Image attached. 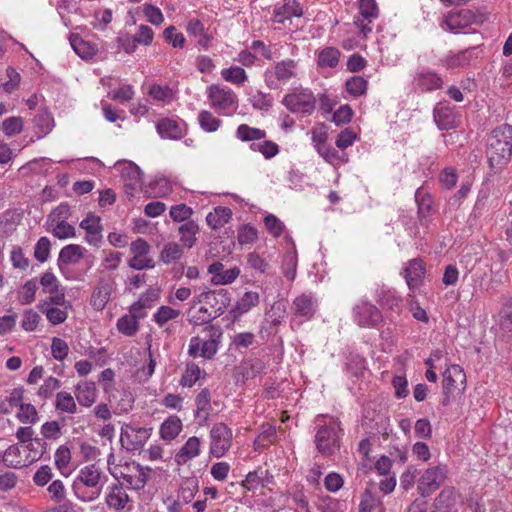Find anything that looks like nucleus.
Returning <instances> with one entry per match:
<instances>
[{
	"instance_id": "obj_1",
	"label": "nucleus",
	"mask_w": 512,
	"mask_h": 512,
	"mask_svg": "<svg viewBox=\"0 0 512 512\" xmlns=\"http://www.w3.org/2000/svg\"><path fill=\"white\" fill-rule=\"evenodd\" d=\"M512 154V129L493 130L487 148V157L491 167L505 164Z\"/></svg>"
},
{
	"instance_id": "obj_2",
	"label": "nucleus",
	"mask_w": 512,
	"mask_h": 512,
	"mask_svg": "<svg viewBox=\"0 0 512 512\" xmlns=\"http://www.w3.org/2000/svg\"><path fill=\"white\" fill-rule=\"evenodd\" d=\"M207 97L211 108L222 115H231L238 108L235 92L226 86L213 84L207 88Z\"/></svg>"
},
{
	"instance_id": "obj_3",
	"label": "nucleus",
	"mask_w": 512,
	"mask_h": 512,
	"mask_svg": "<svg viewBox=\"0 0 512 512\" xmlns=\"http://www.w3.org/2000/svg\"><path fill=\"white\" fill-rule=\"evenodd\" d=\"M297 63L293 59H285L265 71L264 80L269 89H279L297 78Z\"/></svg>"
},
{
	"instance_id": "obj_4",
	"label": "nucleus",
	"mask_w": 512,
	"mask_h": 512,
	"mask_svg": "<svg viewBox=\"0 0 512 512\" xmlns=\"http://www.w3.org/2000/svg\"><path fill=\"white\" fill-rule=\"evenodd\" d=\"M206 336H193L189 341L188 354L194 358L200 356L211 359L217 353L218 341L215 338L217 330L213 326L205 328Z\"/></svg>"
},
{
	"instance_id": "obj_5",
	"label": "nucleus",
	"mask_w": 512,
	"mask_h": 512,
	"mask_svg": "<svg viewBox=\"0 0 512 512\" xmlns=\"http://www.w3.org/2000/svg\"><path fill=\"white\" fill-rule=\"evenodd\" d=\"M233 441V432L223 422L215 423L210 430V454L221 458L230 450Z\"/></svg>"
},
{
	"instance_id": "obj_6",
	"label": "nucleus",
	"mask_w": 512,
	"mask_h": 512,
	"mask_svg": "<svg viewBox=\"0 0 512 512\" xmlns=\"http://www.w3.org/2000/svg\"><path fill=\"white\" fill-rule=\"evenodd\" d=\"M466 389V374L457 364L450 365L443 372V405H448L449 399L455 393H463Z\"/></svg>"
},
{
	"instance_id": "obj_7",
	"label": "nucleus",
	"mask_w": 512,
	"mask_h": 512,
	"mask_svg": "<svg viewBox=\"0 0 512 512\" xmlns=\"http://www.w3.org/2000/svg\"><path fill=\"white\" fill-rule=\"evenodd\" d=\"M118 472L114 474L116 478H121L130 489L140 490L147 483L149 468H144L136 462H126L117 468Z\"/></svg>"
},
{
	"instance_id": "obj_8",
	"label": "nucleus",
	"mask_w": 512,
	"mask_h": 512,
	"mask_svg": "<svg viewBox=\"0 0 512 512\" xmlns=\"http://www.w3.org/2000/svg\"><path fill=\"white\" fill-rule=\"evenodd\" d=\"M131 258L128 265L135 270L152 269L155 266L153 257L151 256V246L143 238H137L132 241L129 247Z\"/></svg>"
},
{
	"instance_id": "obj_9",
	"label": "nucleus",
	"mask_w": 512,
	"mask_h": 512,
	"mask_svg": "<svg viewBox=\"0 0 512 512\" xmlns=\"http://www.w3.org/2000/svg\"><path fill=\"white\" fill-rule=\"evenodd\" d=\"M282 104L292 113L311 114L315 109L316 99L309 90L301 89L285 95Z\"/></svg>"
},
{
	"instance_id": "obj_10",
	"label": "nucleus",
	"mask_w": 512,
	"mask_h": 512,
	"mask_svg": "<svg viewBox=\"0 0 512 512\" xmlns=\"http://www.w3.org/2000/svg\"><path fill=\"white\" fill-rule=\"evenodd\" d=\"M303 14L300 4L296 0H284L277 4L273 11L272 22L281 26H275V29H289L293 17H301Z\"/></svg>"
},
{
	"instance_id": "obj_11",
	"label": "nucleus",
	"mask_w": 512,
	"mask_h": 512,
	"mask_svg": "<svg viewBox=\"0 0 512 512\" xmlns=\"http://www.w3.org/2000/svg\"><path fill=\"white\" fill-rule=\"evenodd\" d=\"M359 16L355 19V24L360 33L366 37L372 32L371 24L379 16V8L375 0H359Z\"/></svg>"
},
{
	"instance_id": "obj_12",
	"label": "nucleus",
	"mask_w": 512,
	"mask_h": 512,
	"mask_svg": "<svg viewBox=\"0 0 512 512\" xmlns=\"http://www.w3.org/2000/svg\"><path fill=\"white\" fill-rule=\"evenodd\" d=\"M478 59V47H470L458 52H449L441 63L447 70L463 69L471 66Z\"/></svg>"
},
{
	"instance_id": "obj_13",
	"label": "nucleus",
	"mask_w": 512,
	"mask_h": 512,
	"mask_svg": "<svg viewBox=\"0 0 512 512\" xmlns=\"http://www.w3.org/2000/svg\"><path fill=\"white\" fill-rule=\"evenodd\" d=\"M121 178L126 196L131 200L141 190V171L132 162H125L121 165Z\"/></svg>"
},
{
	"instance_id": "obj_14",
	"label": "nucleus",
	"mask_w": 512,
	"mask_h": 512,
	"mask_svg": "<svg viewBox=\"0 0 512 512\" xmlns=\"http://www.w3.org/2000/svg\"><path fill=\"white\" fill-rule=\"evenodd\" d=\"M445 477V468L443 466L428 468L418 481L419 493L422 496H428L440 487Z\"/></svg>"
},
{
	"instance_id": "obj_15",
	"label": "nucleus",
	"mask_w": 512,
	"mask_h": 512,
	"mask_svg": "<svg viewBox=\"0 0 512 512\" xmlns=\"http://www.w3.org/2000/svg\"><path fill=\"white\" fill-rule=\"evenodd\" d=\"M354 321L361 327H374L382 321V314L375 305L361 301L354 307Z\"/></svg>"
},
{
	"instance_id": "obj_16",
	"label": "nucleus",
	"mask_w": 512,
	"mask_h": 512,
	"mask_svg": "<svg viewBox=\"0 0 512 512\" xmlns=\"http://www.w3.org/2000/svg\"><path fill=\"white\" fill-rule=\"evenodd\" d=\"M341 433L342 429L338 420L322 415V454L326 450L332 452V449L338 446Z\"/></svg>"
},
{
	"instance_id": "obj_17",
	"label": "nucleus",
	"mask_w": 512,
	"mask_h": 512,
	"mask_svg": "<svg viewBox=\"0 0 512 512\" xmlns=\"http://www.w3.org/2000/svg\"><path fill=\"white\" fill-rule=\"evenodd\" d=\"M199 302L208 304L215 315L220 316L231 303V294L226 289L209 290L199 294Z\"/></svg>"
},
{
	"instance_id": "obj_18",
	"label": "nucleus",
	"mask_w": 512,
	"mask_h": 512,
	"mask_svg": "<svg viewBox=\"0 0 512 512\" xmlns=\"http://www.w3.org/2000/svg\"><path fill=\"white\" fill-rule=\"evenodd\" d=\"M105 502L115 511L131 510L130 498L120 483H114L106 488Z\"/></svg>"
},
{
	"instance_id": "obj_19",
	"label": "nucleus",
	"mask_w": 512,
	"mask_h": 512,
	"mask_svg": "<svg viewBox=\"0 0 512 512\" xmlns=\"http://www.w3.org/2000/svg\"><path fill=\"white\" fill-rule=\"evenodd\" d=\"M443 83L441 76L429 68H422L419 70L413 79L415 88L421 92L438 90L442 88Z\"/></svg>"
},
{
	"instance_id": "obj_20",
	"label": "nucleus",
	"mask_w": 512,
	"mask_h": 512,
	"mask_svg": "<svg viewBox=\"0 0 512 512\" xmlns=\"http://www.w3.org/2000/svg\"><path fill=\"white\" fill-rule=\"evenodd\" d=\"M207 271L212 275L211 282L214 285L231 284L239 277L241 272L238 267L225 270L223 263L219 261L210 264Z\"/></svg>"
},
{
	"instance_id": "obj_21",
	"label": "nucleus",
	"mask_w": 512,
	"mask_h": 512,
	"mask_svg": "<svg viewBox=\"0 0 512 512\" xmlns=\"http://www.w3.org/2000/svg\"><path fill=\"white\" fill-rule=\"evenodd\" d=\"M101 478H102V471L95 464H90V465L84 466L79 471V474L74 483V488H77L78 483H81L87 487L97 488V491L95 492V496L89 498V500H92L100 495L101 489L98 488V485L101 481Z\"/></svg>"
},
{
	"instance_id": "obj_22",
	"label": "nucleus",
	"mask_w": 512,
	"mask_h": 512,
	"mask_svg": "<svg viewBox=\"0 0 512 512\" xmlns=\"http://www.w3.org/2000/svg\"><path fill=\"white\" fill-rule=\"evenodd\" d=\"M478 22L479 17L469 9H462L458 12L450 13L445 18L447 28L454 33H458L460 29Z\"/></svg>"
},
{
	"instance_id": "obj_23",
	"label": "nucleus",
	"mask_w": 512,
	"mask_h": 512,
	"mask_svg": "<svg viewBox=\"0 0 512 512\" xmlns=\"http://www.w3.org/2000/svg\"><path fill=\"white\" fill-rule=\"evenodd\" d=\"M409 289L417 288L425 275V265L422 259L414 258L407 262L403 271Z\"/></svg>"
},
{
	"instance_id": "obj_24",
	"label": "nucleus",
	"mask_w": 512,
	"mask_h": 512,
	"mask_svg": "<svg viewBox=\"0 0 512 512\" xmlns=\"http://www.w3.org/2000/svg\"><path fill=\"white\" fill-rule=\"evenodd\" d=\"M201 453V441L198 437L192 436L187 439L184 445L175 454L174 461L178 466L187 464Z\"/></svg>"
},
{
	"instance_id": "obj_25",
	"label": "nucleus",
	"mask_w": 512,
	"mask_h": 512,
	"mask_svg": "<svg viewBox=\"0 0 512 512\" xmlns=\"http://www.w3.org/2000/svg\"><path fill=\"white\" fill-rule=\"evenodd\" d=\"M189 321L195 325H203L209 323L216 318L215 311L210 309L208 304L199 302V295L194 299L188 311Z\"/></svg>"
},
{
	"instance_id": "obj_26",
	"label": "nucleus",
	"mask_w": 512,
	"mask_h": 512,
	"mask_svg": "<svg viewBox=\"0 0 512 512\" xmlns=\"http://www.w3.org/2000/svg\"><path fill=\"white\" fill-rule=\"evenodd\" d=\"M112 290V283L109 280L101 279L91 294L92 307L97 311H102L110 300Z\"/></svg>"
},
{
	"instance_id": "obj_27",
	"label": "nucleus",
	"mask_w": 512,
	"mask_h": 512,
	"mask_svg": "<svg viewBox=\"0 0 512 512\" xmlns=\"http://www.w3.org/2000/svg\"><path fill=\"white\" fill-rule=\"evenodd\" d=\"M433 117L440 130H449L456 125V113L449 105L437 104L433 110Z\"/></svg>"
},
{
	"instance_id": "obj_28",
	"label": "nucleus",
	"mask_w": 512,
	"mask_h": 512,
	"mask_svg": "<svg viewBox=\"0 0 512 512\" xmlns=\"http://www.w3.org/2000/svg\"><path fill=\"white\" fill-rule=\"evenodd\" d=\"M80 227L86 231V241L91 245H97L101 238V219L99 216L90 214L80 222Z\"/></svg>"
},
{
	"instance_id": "obj_29",
	"label": "nucleus",
	"mask_w": 512,
	"mask_h": 512,
	"mask_svg": "<svg viewBox=\"0 0 512 512\" xmlns=\"http://www.w3.org/2000/svg\"><path fill=\"white\" fill-rule=\"evenodd\" d=\"M156 129L163 139L178 140L184 134L181 124L176 119L171 118H161L157 122Z\"/></svg>"
},
{
	"instance_id": "obj_30",
	"label": "nucleus",
	"mask_w": 512,
	"mask_h": 512,
	"mask_svg": "<svg viewBox=\"0 0 512 512\" xmlns=\"http://www.w3.org/2000/svg\"><path fill=\"white\" fill-rule=\"evenodd\" d=\"M377 302L383 309L398 312L401 307L402 298L396 292L386 286H381L376 290Z\"/></svg>"
},
{
	"instance_id": "obj_31",
	"label": "nucleus",
	"mask_w": 512,
	"mask_h": 512,
	"mask_svg": "<svg viewBox=\"0 0 512 512\" xmlns=\"http://www.w3.org/2000/svg\"><path fill=\"white\" fill-rule=\"evenodd\" d=\"M186 31L190 36L197 38V44L199 46L205 50L209 49L213 37L206 32L204 24L199 19H189L186 25Z\"/></svg>"
},
{
	"instance_id": "obj_32",
	"label": "nucleus",
	"mask_w": 512,
	"mask_h": 512,
	"mask_svg": "<svg viewBox=\"0 0 512 512\" xmlns=\"http://www.w3.org/2000/svg\"><path fill=\"white\" fill-rule=\"evenodd\" d=\"M96 385L92 381H82L75 386V397L84 407L92 406L96 401Z\"/></svg>"
},
{
	"instance_id": "obj_33",
	"label": "nucleus",
	"mask_w": 512,
	"mask_h": 512,
	"mask_svg": "<svg viewBox=\"0 0 512 512\" xmlns=\"http://www.w3.org/2000/svg\"><path fill=\"white\" fill-rule=\"evenodd\" d=\"M2 460L4 464L12 468H22L28 466L26 455L23 452L22 445H10L3 453Z\"/></svg>"
},
{
	"instance_id": "obj_34",
	"label": "nucleus",
	"mask_w": 512,
	"mask_h": 512,
	"mask_svg": "<svg viewBox=\"0 0 512 512\" xmlns=\"http://www.w3.org/2000/svg\"><path fill=\"white\" fill-rule=\"evenodd\" d=\"M345 371L350 378H364L368 372L366 359L357 353H350L347 358Z\"/></svg>"
},
{
	"instance_id": "obj_35",
	"label": "nucleus",
	"mask_w": 512,
	"mask_h": 512,
	"mask_svg": "<svg viewBox=\"0 0 512 512\" xmlns=\"http://www.w3.org/2000/svg\"><path fill=\"white\" fill-rule=\"evenodd\" d=\"M211 395L207 388L202 389L195 398L196 411L195 417L199 424L203 425L207 422L211 410Z\"/></svg>"
},
{
	"instance_id": "obj_36",
	"label": "nucleus",
	"mask_w": 512,
	"mask_h": 512,
	"mask_svg": "<svg viewBox=\"0 0 512 512\" xmlns=\"http://www.w3.org/2000/svg\"><path fill=\"white\" fill-rule=\"evenodd\" d=\"M85 249L77 244H69L60 250L59 265H75L84 257Z\"/></svg>"
},
{
	"instance_id": "obj_37",
	"label": "nucleus",
	"mask_w": 512,
	"mask_h": 512,
	"mask_svg": "<svg viewBox=\"0 0 512 512\" xmlns=\"http://www.w3.org/2000/svg\"><path fill=\"white\" fill-rule=\"evenodd\" d=\"M47 451V443L43 438L35 437L23 446L28 465L40 460Z\"/></svg>"
},
{
	"instance_id": "obj_38",
	"label": "nucleus",
	"mask_w": 512,
	"mask_h": 512,
	"mask_svg": "<svg viewBox=\"0 0 512 512\" xmlns=\"http://www.w3.org/2000/svg\"><path fill=\"white\" fill-rule=\"evenodd\" d=\"M276 427L270 423L261 425V432L253 442L255 451L265 449L276 442Z\"/></svg>"
},
{
	"instance_id": "obj_39",
	"label": "nucleus",
	"mask_w": 512,
	"mask_h": 512,
	"mask_svg": "<svg viewBox=\"0 0 512 512\" xmlns=\"http://www.w3.org/2000/svg\"><path fill=\"white\" fill-rule=\"evenodd\" d=\"M269 475L268 470H263L262 468H258L254 471L249 472L245 479L241 481V486L246 491H255L259 487L265 486L269 481L267 480Z\"/></svg>"
},
{
	"instance_id": "obj_40",
	"label": "nucleus",
	"mask_w": 512,
	"mask_h": 512,
	"mask_svg": "<svg viewBox=\"0 0 512 512\" xmlns=\"http://www.w3.org/2000/svg\"><path fill=\"white\" fill-rule=\"evenodd\" d=\"M183 424L178 416H169L160 426V436L165 441L174 440L182 431Z\"/></svg>"
},
{
	"instance_id": "obj_41",
	"label": "nucleus",
	"mask_w": 512,
	"mask_h": 512,
	"mask_svg": "<svg viewBox=\"0 0 512 512\" xmlns=\"http://www.w3.org/2000/svg\"><path fill=\"white\" fill-rule=\"evenodd\" d=\"M199 232V226L196 222L188 220L178 228L180 242L183 247L192 248L196 243V235Z\"/></svg>"
},
{
	"instance_id": "obj_42",
	"label": "nucleus",
	"mask_w": 512,
	"mask_h": 512,
	"mask_svg": "<svg viewBox=\"0 0 512 512\" xmlns=\"http://www.w3.org/2000/svg\"><path fill=\"white\" fill-rule=\"evenodd\" d=\"M232 216V211L227 207H216L213 212L208 213L206 222L208 226L214 230L223 227L229 222Z\"/></svg>"
},
{
	"instance_id": "obj_43",
	"label": "nucleus",
	"mask_w": 512,
	"mask_h": 512,
	"mask_svg": "<svg viewBox=\"0 0 512 512\" xmlns=\"http://www.w3.org/2000/svg\"><path fill=\"white\" fill-rule=\"evenodd\" d=\"M54 407L62 413L76 414L78 412L74 397L67 391H60L56 394Z\"/></svg>"
},
{
	"instance_id": "obj_44",
	"label": "nucleus",
	"mask_w": 512,
	"mask_h": 512,
	"mask_svg": "<svg viewBox=\"0 0 512 512\" xmlns=\"http://www.w3.org/2000/svg\"><path fill=\"white\" fill-rule=\"evenodd\" d=\"M266 131L248 124H241L237 127L236 137L242 142H255L266 138Z\"/></svg>"
},
{
	"instance_id": "obj_45",
	"label": "nucleus",
	"mask_w": 512,
	"mask_h": 512,
	"mask_svg": "<svg viewBox=\"0 0 512 512\" xmlns=\"http://www.w3.org/2000/svg\"><path fill=\"white\" fill-rule=\"evenodd\" d=\"M183 246L175 242H168L163 246L159 259L166 265L176 263L183 256Z\"/></svg>"
},
{
	"instance_id": "obj_46",
	"label": "nucleus",
	"mask_w": 512,
	"mask_h": 512,
	"mask_svg": "<svg viewBox=\"0 0 512 512\" xmlns=\"http://www.w3.org/2000/svg\"><path fill=\"white\" fill-rule=\"evenodd\" d=\"M148 94L154 101L163 104H169L175 99V92L167 85L152 84Z\"/></svg>"
},
{
	"instance_id": "obj_47",
	"label": "nucleus",
	"mask_w": 512,
	"mask_h": 512,
	"mask_svg": "<svg viewBox=\"0 0 512 512\" xmlns=\"http://www.w3.org/2000/svg\"><path fill=\"white\" fill-rule=\"evenodd\" d=\"M70 44L76 54L82 59H91L96 53L95 47L79 35H72L70 37Z\"/></svg>"
},
{
	"instance_id": "obj_48",
	"label": "nucleus",
	"mask_w": 512,
	"mask_h": 512,
	"mask_svg": "<svg viewBox=\"0 0 512 512\" xmlns=\"http://www.w3.org/2000/svg\"><path fill=\"white\" fill-rule=\"evenodd\" d=\"M180 315L181 311L179 309L162 305L153 314L152 319L159 327H164L169 321L176 320Z\"/></svg>"
},
{
	"instance_id": "obj_49",
	"label": "nucleus",
	"mask_w": 512,
	"mask_h": 512,
	"mask_svg": "<svg viewBox=\"0 0 512 512\" xmlns=\"http://www.w3.org/2000/svg\"><path fill=\"white\" fill-rule=\"evenodd\" d=\"M198 490V480L196 478H187L180 485L178 499L182 500L183 503L188 504L193 500Z\"/></svg>"
},
{
	"instance_id": "obj_50",
	"label": "nucleus",
	"mask_w": 512,
	"mask_h": 512,
	"mask_svg": "<svg viewBox=\"0 0 512 512\" xmlns=\"http://www.w3.org/2000/svg\"><path fill=\"white\" fill-rule=\"evenodd\" d=\"M260 297L258 292L248 291L243 294V296L237 301L236 306L234 308V312L241 315L247 313L253 307L259 304Z\"/></svg>"
},
{
	"instance_id": "obj_51",
	"label": "nucleus",
	"mask_w": 512,
	"mask_h": 512,
	"mask_svg": "<svg viewBox=\"0 0 512 512\" xmlns=\"http://www.w3.org/2000/svg\"><path fill=\"white\" fill-rule=\"evenodd\" d=\"M197 119L201 129L206 133L216 132L222 124V121L208 110H201Z\"/></svg>"
},
{
	"instance_id": "obj_52",
	"label": "nucleus",
	"mask_w": 512,
	"mask_h": 512,
	"mask_svg": "<svg viewBox=\"0 0 512 512\" xmlns=\"http://www.w3.org/2000/svg\"><path fill=\"white\" fill-rule=\"evenodd\" d=\"M16 418L19 422L26 425H34L40 419L36 407L30 403H24L18 408Z\"/></svg>"
},
{
	"instance_id": "obj_53",
	"label": "nucleus",
	"mask_w": 512,
	"mask_h": 512,
	"mask_svg": "<svg viewBox=\"0 0 512 512\" xmlns=\"http://www.w3.org/2000/svg\"><path fill=\"white\" fill-rule=\"evenodd\" d=\"M117 330L128 337H132L139 331V322L129 314L121 316L116 323Z\"/></svg>"
},
{
	"instance_id": "obj_54",
	"label": "nucleus",
	"mask_w": 512,
	"mask_h": 512,
	"mask_svg": "<svg viewBox=\"0 0 512 512\" xmlns=\"http://www.w3.org/2000/svg\"><path fill=\"white\" fill-rule=\"evenodd\" d=\"M221 76L226 82L238 86L243 85L248 79L246 71L240 66H231L222 69Z\"/></svg>"
},
{
	"instance_id": "obj_55",
	"label": "nucleus",
	"mask_w": 512,
	"mask_h": 512,
	"mask_svg": "<svg viewBox=\"0 0 512 512\" xmlns=\"http://www.w3.org/2000/svg\"><path fill=\"white\" fill-rule=\"evenodd\" d=\"M47 231L51 232L58 239L73 238L76 235L75 227L67 221L47 224Z\"/></svg>"
},
{
	"instance_id": "obj_56",
	"label": "nucleus",
	"mask_w": 512,
	"mask_h": 512,
	"mask_svg": "<svg viewBox=\"0 0 512 512\" xmlns=\"http://www.w3.org/2000/svg\"><path fill=\"white\" fill-rule=\"evenodd\" d=\"M38 289L36 279L26 281L18 291V300L21 304H30L35 300V294Z\"/></svg>"
},
{
	"instance_id": "obj_57",
	"label": "nucleus",
	"mask_w": 512,
	"mask_h": 512,
	"mask_svg": "<svg viewBox=\"0 0 512 512\" xmlns=\"http://www.w3.org/2000/svg\"><path fill=\"white\" fill-rule=\"evenodd\" d=\"M24 121L20 116H12L6 118L0 126L4 135L11 137L22 132Z\"/></svg>"
},
{
	"instance_id": "obj_58",
	"label": "nucleus",
	"mask_w": 512,
	"mask_h": 512,
	"mask_svg": "<svg viewBox=\"0 0 512 512\" xmlns=\"http://www.w3.org/2000/svg\"><path fill=\"white\" fill-rule=\"evenodd\" d=\"M250 149L254 152L261 153L266 159L275 157L279 151V145L270 140H263L260 143H252Z\"/></svg>"
},
{
	"instance_id": "obj_59",
	"label": "nucleus",
	"mask_w": 512,
	"mask_h": 512,
	"mask_svg": "<svg viewBox=\"0 0 512 512\" xmlns=\"http://www.w3.org/2000/svg\"><path fill=\"white\" fill-rule=\"evenodd\" d=\"M327 114V120L334 122L336 126H341L351 121L353 111L349 105H342L335 112H327Z\"/></svg>"
},
{
	"instance_id": "obj_60",
	"label": "nucleus",
	"mask_w": 512,
	"mask_h": 512,
	"mask_svg": "<svg viewBox=\"0 0 512 512\" xmlns=\"http://www.w3.org/2000/svg\"><path fill=\"white\" fill-rule=\"evenodd\" d=\"M201 369L195 363H188L180 380L183 387H192L201 377Z\"/></svg>"
},
{
	"instance_id": "obj_61",
	"label": "nucleus",
	"mask_w": 512,
	"mask_h": 512,
	"mask_svg": "<svg viewBox=\"0 0 512 512\" xmlns=\"http://www.w3.org/2000/svg\"><path fill=\"white\" fill-rule=\"evenodd\" d=\"M41 311L53 325H58L66 321L68 312L64 309L54 306L41 305Z\"/></svg>"
},
{
	"instance_id": "obj_62",
	"label": "nucleus",
	"mask_w": 512,
	"mask_h": 512,
	"mask_svg": "<svg viewBox=\"0 0 512 512\" xmlns=\"http://www.w3.org/2000/svg\"><path fill=\"white\" fill-rule=\"evenodd\" d=\"M296 315L310 318L313 314V304L309 296L301 295L294 300Z\"/></svg>"
},
{
	"instance_id": "obj_63",
	"label": "nucleus",
	"mask_w": 512,
	"mask_h": 512,
	"mask_svg": "<svg viewBox=\"0 0 512 512\" xmlns=\"http://www.w3.org/2000/svg\"><path fill=\"white\" fill-rule=\"evenodd\" d=\"M165 41L174 48L182 49L186 39L183 33L179 32L175 26H169L163 31Z\"/></svg>"
},
{
	"instance_id": "obj_64",
	"label": "nucleus",
	"mask_w": 512,
	"mask_h": 512,
	"mask_svg": "<svg viewBox=\"0 0 512 512\" xmlns=\"http://www.w3.org/2000/svg\"><path fill=\"white\" fill-rule=\"evenodd\" d=\"M10 261L15 269L27 270L30 266V260L25 256L20 246H13L10 252Z\"/></svg>"
}]
</instances>
